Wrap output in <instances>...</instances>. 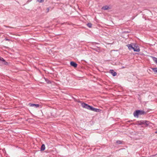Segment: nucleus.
I'll return each instance as SVG.
<instances>
[{"instance_id":"16","label":"nucleus","mask_w":157,"mask_h":157,"mask_svg":"<svg viewBox=\"0 0 157 157\" xmlns=\"http://www.w3.org/2000/svg\"><path fill=\"white\" fill-rule=\"evenodd\" d=\"M151 69L155 72L157 73V67L152 68Z\"/></svg>"},{"instance_id":"8","label":"nucleus","mask_w":157,"mask_h":157,"mask_svg":"<svg viewBox=\"0 0 157 157\" xmlns=\"http://www.w3.org/2000/svg\"><path fill=\"white\" fill-rule=\"evenodd\" d=\"M138 110H136L133 113L134 116L135 117H138V116L139 115V113L138 112Z\"/></svg>"},{"instance_id":"14","label":"nucleus","mask_w":157,"mask_h":157,"mask_svg":"<svg viewBox=\"0 0 157 157\" xmlns=\"http://www.w3.org/2000/svg\"><path fill=\"white\" fill-rule=\"evenodd\" d=\"M151 57L152 59L153 60L155 61V63L157 64V58L155 57L151 56Z\"/></svg>"},{"instance_id":"18","label":"nucleus","mask_w":157,"mask_h":157,"mask_svg":"<svg viewBox=\"0 0 157 157\" xmlns=\"http://www.w3.org/2000/svg\"><path fill=\"white\" fill-rule=\"evenodd\" d=\"M87 26L89 28H91L92 27V25L91 23H88L87 24Z\"/></svg>"},{"instance_id":"20","label":"nucleus","mask_w":157,"mask_h":157,"mask_svg":"<svg viewBox=\"0 0 157 157\" xmlns=\"http://www.w3.org/2000/svg\"><path fill=\"white\" fill-rule=\"evenodd\" d=\"M139 124L140 125H142L144 124V121H141L139 122Z\"/></svg>"},{"instance_id":"23","label":"nucleus","mask_w":157,"mask_h":157,"mask_svg":"<svg viewBox=\"0 0 157 157\" xmlns=\"http://www.w3.org/2000/svg\"><path fill=\"white\" fill-rule=\"evenodd\" d=\"M157 155V153L155 155H153L150 156L149 157H155V156Z\"/></svg>"},{"instance_id":"9","label":"nucleus","mask_w":157,"mask_h":157,"mask_svg":"<svg viewBox=\"0 0 157 157\" xmlns=\"http://www.w3.org/2000/svg\"><path fill=\"white\" fill-rule=\"evenodd\" d=\"M139 115H144L146 114V113L143 110H138Z\"/></svg>"},{"instance_id":"24","label":"nucleus","mask_w":157,"mask_h":157,"mask_svg":"<svg viewBox=\"0 0 157 157\" xmlns=\"http://www.w3.org/2000/svg\"><path fill=\"white\" fill-rule=\"evenodd\" d=\"M5 40H6V41H10V39H8L7 38H5Z\"/></svg>"},{"instance_id":"21","label":"nucleus","mask_w":157,"mask_h":157,"mask_svg":"<svg viewBox=\"0 0 157 157\" xmlns=\"http://www.w3.org/2000/svg\"><path fill=\"white\" fill-rule=\"evenodd\" d=\"M37 1L40 3H42L44 2V0H37Z\"/></svg>"},{"instance_id":"5","label":"nucleus","mask_w":157,"mask_h":157,"mask_svg":"<svg viewBox=\"0 0 157 157\" xmlns=\"http://www.w3.org/2000/svg\"><path fill=\"white\" fill-rule=\"evenodd\" d=\"M0 61H2L3 62V64L8 66L9 65V63L6 62V60L2 57H0Z\"/></svg>"},{"instance_id":"13","label":"nucleus","mask_w":157,"mask_h":157,"mask_svg":"<svg viewBox=\"0 0 157 157\" xmlns=\"http://www.w3.org/2000/svg\"><path fill=\"white\" fill-rule=\"evenodd\" d=\"M45 149V146L44 144H42L40 147V151H43Z\"/></svg>"},{"instance_id":"26","label":"nucleus","mask_w":157,"mask_h":157,"mask_svg":"<svg viewBox=\"0 0 157 157\" xmlns=\"http://www.w3.org/2000/svg\"><path fill=\"white\" fill-rule=\"evenodd\" d=\"M5 26L6 27H8V28H13V27H11L10 26Z\"/></svg>"},{"instance_id":"11","label":"nucleus","mask_w":157,"mask_h":157,"mask_svg":"<svg viewBox=\"0 0 157 157\" xmlns=\"http://www.w3.org/2000/svg\"><path fill=\"white\" fill-rule=\"evenodd\" d=\"M111 8L107 6H105L101 8L102 10H108V9H110Z\"/></svg>"},{"instance_id":"2","label":"nucleus","mask_w":157,"mask_h":157,"mask_svg":"<svg viewBox=\"0 0 157 157\" xmlns=\"http://www.w3.org/2000/svg\"><path fill=\"white\" fill-rule=\"evenodd\" d=\"M81 105L83 108H85L94 112H96V108H94L92 106L89 105L85 103H82Z\"/></svg>"},{"instance_id":"28","label":"nucleus","mask_w":157,"mask_h":157,"mask_svg":"<svg viewBox=\"0 0 157 157\" xmlns=\"http://www.w3.org/2000/svg\"><path fill=\"white\" fill-rule=\"evenodd\" d=\"M49 8H47L46 9V10H49Z\"/></svg>"},{"instance_id":"22","label":"nucleus","mask_w":157,"mask_h":157,"mask_svg":"<svg viewBox=\"0 0 157 157\" xmlns=\"http://www.w3.org/2000/svg\"><path fill=\"white\" fill-rule=\"evenodd\" d=\"M101 111V110H100L99 109H96V112H100Z\"/></svg>"},{"instance_id":"1","label":"nucleus","mask_w":157,"mask_h":157,"mask_svg":"<svg viewBox=\"0 0 157 157\" xmlns=\"http://www.w3.org/2000/svg\"><path fill=\"white\" fill-rule=\"evenodd\" d=\"M129 50L132 49L134 52H139L140 51V48L137 44L132 43L127 45Z\"/></svg>"},{"instance_id":"27","label":"nucleus","mask_w":157,"mask_h":157,"mask_svg":"<svg viewBox=\"0 0 157 157\" xmlns=\"http://www.w3.org/2000/svg\"><path fill=\"white\" fill-rule=\"evenodd\" d=\"M155 133L157 134V129L156 130V131L155 132Z\"/></svg>"},{"instance_id":"3","label":"nucleus","mask_w":157,"mask_h":157,"mask_svg":"<svg viewBox=\"0 0 157 157\" xmlns=\"http://www.w3.org/2000/svg\"><path fill=\"white\" fill-rule=\"evenodd\" d=\"M0 61H2L3 62V64L8 66L9 65V63L6 62V60L2 57H0Z\"/></svg>"},{"instance_id":"7","label":"nucleus","mask_w":157,"mask_h":157,"mask_svg":"<svg viewBox=\"0 0 157 157\" xmlns=\"http://www.w3.org/2000/svg\"><path fill=\"white\" fill-rule=\"evenodd\" d=\"M70 65L72 66L73 67H76L77 66V64L73 61H71L70 62Z\"/></svg>"},{"instance_id":"29","label":"nucleus","mask_w":157,"mask_h":157,"mask_svg":"<svg viewBox=\"0 0 157 157\" xmlns=\"http://www.w3.org/2000/svg\"><path fill=\"white\" fill-rule=\"evenodd\" d=\"M132 121H128V122H130Z\"/></svg>"},{"instance_id":"4","label":"nucleus","mask_w":157,"mask_h":157,"mask_svg":"<svg viewBox=\"0 0 157 157\" xmlns=\"http://www.w3.org/2000/svg\"><path fill=\"white\" fill-rule=\"evenodd\" d=\"M0 61H2L3 62V64L8 66L9 65V63L6 62V60L2 57H0Z\"/></svg>"},{"instance_id":"12","label":"nucleus","mask_w":157,"mask_h":157,"mask_svg":"<svg viewBox=\"0 0 157 157\" xmlns=\"http://www.w3.org/2000/svg\"><path fill=\"white\" fill-rule=\"evenodd\" d=\"M150 122L148 121H144V124L147 126L149 125Z\"/></svg>"},{"instance_id":"19","label":"nucleus","mask_w":157,"mask_h":157,"mask_svg":"<svg viewBox=\"0 0 157 157\" xmlns=\"http://www.w3.org/2000/svg\"><path fill=\"white\" fill-rule=\"evenodd\" d=\"M44 79H45V80L46 82H47L48 83H51L50 81L47 78H44Z\"/></svg>"},{"instance_id":"10","label":"nucleus","mask_w":157,"mask_h":157,"mask_svg":"<svg viewBox=\"0 0 157 157\" xmlns=\"http://www.w3.org/2000/svg\"><path fill=\"white\" fill-rule=\"evenodd\" d=\"M109 72L111 73L113 76H115L117 75V73L114 71L113 70H110Z\"/></svg>"},{"instance_id":"6","label":"nucleus","mask_w":157,"mask_h":157,"mask_svg":"<svg viewBox=\"0 0 157 157\" xmlns=\"http://www.w3.org/2000/svg\"><path fill=\"white\" fill-rule=\"evenodd\" d=\"M29 105L31 107H34L36 108L39 107L40 106V105L38 104L29 103Z\"/></svg>"},{"instance_id":"25","label":"nucleus","mask_w":157,"mask_h":157,"mask_svg":"<svg viewBox=\"0 0 157 157\" xmlns=\"http://www.w3.org/2000/svg\"><path fill=\"white\" fill-rule=\"evenodd\" d=\"M52 1L53 2H58L59 0H52Z\"/></svg>"},{"instance_id":"17","label":"nucleus","mask_w":157,"mask_h":157,"mask_svg":"<svg viewBox=\"0 0 157 157\" xmlns=\"http://www.w3.org/2000/svg\"><path fill=\"white\" fill-rule=\"evenodd\" d=\"M72 98L74 100V101L75 102H78L81 103H82V102L81 101H78V100L77 99H76V98H74L73 97H72Z\"/></svg>"},{"instance_id":"15","label":"nucleus","mask_w":157,"mask_h":157,"mask_svg":"<svg viewBox=\"0 0 157 157\" xmlns=\"http://www.w3.org/2000/svg\"><path fill=\"white\" fill-rule=\"evenodd\" d=\"M123 141L121 140H118L116 142V143L118 144H123Z\"/></svg>"}]
</instances>
